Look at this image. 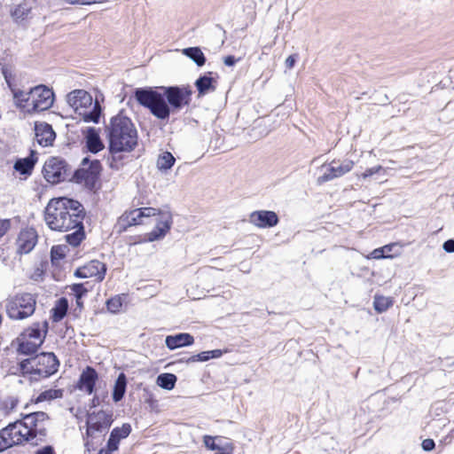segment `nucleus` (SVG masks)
Wrapping results in <instances>:
<instances>
[{
    "label": "nucleus",
    "mask_w": 454,
    "mask_h": 454,
    "mask_svg": "<svg viewBox=\"0 0 454 454\" xmlns=\"http://www.w3.org/2000/svg\"><path fill=\"white\" fill-rule=\"evenodd\" d=\"M75 304H76V307L80 309H83V301L82 300H75Z\"/></svg>",
    "instance_id": "nucleus-59"
},
{
    "label": "nucleus",
    "mask_w": 454,
    "mask_h": 454,
    "mask_svg": "<svg viewBox=\"0 0 454 454\" xmlns=\"http://www.w3.org/2000/svg\"><path fill=\"white\" fill-rule=\"evenodd\" d=\"M2 74L4 77V80L8 85L9 89L11 90L12 88H13L15 85L12 83L13 75H12L11 70L7 67H3Z\"/></svg>",
    "instance_id": "nucleus-46"
},
{
    "label": "nucleus",
    "mask_w": 454,
    "mask_h": 454,
    "mask_svg": "<svg viewBox=\"0 0 454 454\" xmlns=\"http://www.w3.org/2000/svg\"><path fill=\"white\" fill-rule=\"evenodd\" d=\"M98 379L97 371L90 366L86 369L80 375L77 387L80 390H85L87 394L91 395L95 390V385Z\"/></svg>",
    "instance_id": "nucleus-20"
},
{
    "label": "nucleus",
    "mask_w": 454,
    "mask_h": 454,
    "mask_svg": "<svg viewBox=\"0 0 454 454\" xmlns=\"http://www.w3.org/2000/svg\"><path fill=\"white\" fill-rule=\"evenodd\" d=\"M103 0H65V2H67V4H81V5L100 3Z\"/></svg>",
    "instance_id": "nucleus-50"
},
{
    "label": "nucleus",
    "mask_w": 454,
    "mask_h": 454,
    "mask_svg": "<svg viewBox=\"0 0 454 454\" xmlns=\"http://www.w3.org/2000/svg\"><path fill=\"white\" fill-rule=\"evenodd\" d=\"M383 170V168L381 166H375V167H372V168H367L362 175L363 178H367V177H370L372 176H373L374 174H377L379 173L380 171Z\"/></svg>",
    "instance_id": "nucleus-48"
},
{
    "label": "nucleus",
    "mask_w": 454,
    "mask_h": 454,
    "mask_svg": "<svg viewBox=\"0 0 454 454\" xmlns=\"http://www.w3.org/2000/svg\"><path fill=\"white\" fill-rule=\"evenodd\" d=\"M215 454H229L228 452L222 451V452H216Z\"/></svg>",
    "instance_id": "nucleus-61"
},
{
    "label": "nucleus",
    "mask_w": 454,
    "mask_h": 454,
    "mask_svg": "<svg viewBox=\"0 0 454 454\" xmlns=\"http://www.w3.org/2000/svg\"><path fill=\"white\" fill-rule=\"evenodd\" d=\"M127 377L124 372H121L114 383L112 397L114 403H119L125 395L127 388Z\"/></svg>",
    "instance_id": "nucleus-26"
},
{
    "label": "nucleus",
    "mask_w": 454,
    "mask_h": 454,
    "mask_svg": "<svg viewBox=\"0 0 454 454\" xmlns=\"http://www.w3.org/2000/svg\"><path fill=\"white\" fill-rule=\"evenodd\" d=\"M210 359L209 350L208 351H202L197 355L190 356L186 362L187 363H193V362H206Z\"/></svg>",
    "instance_id": "nucleus-44"
},
{
    "label": "nucleus",
    "mask_w": 454,
    "mask_h": 454,
    "mask_svg": "<svg viewBox=\"0 0 454 454\" xmlns=\"http://www.w3.org/2000/svg\"><path fill=\"white\" fill-rule=\"evenodd\" d=\"M86 147L91 153H98L104 149V144L98 131L94 127H89L85 132Z\"/></svg>",
    "instance_id": "nucleus-24"
},
{
    "label": "nucleus",
    "mask_w": 454,
    "mask_h": 454,
    "mask_svg": "<svg viewBox=\"0 0 454 454\" xmlns=\"http://www.w3.org/2000/svg\"><path fill=\"white\" fill-rule=\"evenodd\" d=\"M68 105L73 107L75 113L79 114L92 105L91 95L84 90H74L67 94Z\"/></svg>",
    "instance_id": "nucleus-16"
},
{
    "label": "nucleus",
    "mask_w": 454,
    "mask_h": 454,
    "mask_svg": "<svg viewBox=\"0 0 454 454\" xmlns=\"http://www.w3.org/2000/svg\"><path fill=\"white\" fill-rule=\"evenodd\" d=\"M100 404V400L97 395H94V397L91 400V407H96Z\"/></svg>",
    "instance_id": "nucleus-58"
},
{
    "label": "nucleus",
    "mask_w": 454,
    "mask_h": 454,
    "mask_svg": "<svg viewBox=\"0 0 454 454\" xmlns=\"http://www.w3.org/2000/svg\"><path fill=\"white\" fill-rule=\"evenodd\" d=\"M177 381V377L173 373L164 372L157 376L156 383L166 390H172Z\"/></svg>",
    "instance_id": "nucleus-33"
},
{
    "label": "nucleus",
    "mask_w": 454,
    "mask_h": 454,
    "mask_svg": "<svg viewBox=\"0 0 454 454\" xmlns=\"http://www.w3.org/2000/svg\"><path fill=\"white\" fill-rule=\"evenodd\" d=\"M453 364H454V361H453Z\"/></svg>",
    "instance_id": "nucleus-63"
},
{
    "label": "nucleus",
    "mask_w": 454,
    "mask_h": 454,
    "mask_svg": "<svg viewBox=\"0 0 454 454\" xmlns=\"http://www.w3.org/2000/svg\"><path fill=\"white\" fill-rule=\"evenodd\" d=\"M35 133L37 143L42 146L51 145L56 137V133L51 125L46 122H36Z\"/></svg>",
    "instance_id": "nucleus-19"
},
{
    "label": "nucleus",
    "mask_w": 454,
    "mask_h": 454,
    "mask_svg": "<svg viewBox=\"0 0 454 454\" xmlns=\"http://www.w3.org/2000/svg\"><path fill=\"white\" fill-rule=\"evenodd\" d=\"M204 444L207 448L212 450H220V446L215 443V439L210 435L204 436Z\"/></svg>",
    "instance_id": "nucleus-47"
},
{
    "label": "nucleus",
    "mask_w": 454,
    "mask_h": 454,
    "mask_svg": "<svg viewBox=\"0 0 454 454\" xmlns=\"http://www.w3.org/2000/svg\"><path fill=\"white\" fill-rule=\"evenodd\" d=\"M192 95V90L189 85L144 87L136 89L134 92L138 104L160 121H168L170 114L190 106Z\"/></svg>",
    "instance_id": "nucleus-1"
},
{
    "label": "nucleus",
    "mask_w": 454,
    "mask_h": 454,
    "mask_svg": "<svg viewBox=\"0 0 454 454\" xmlns=\"http://www.w3.org/2000/svg\"><path fill=\"white\" fill-rule=\"evenodd\" d=\"M63 396L62 389H48L39 394V395L32 399L31 402L34 403H39L44 401H51L58 398H61Z\"/></svg>",
    "instance_id": "nucleus-36"
},
{
    "label": "nucleus",
    "mask_w": 454,
    "mask_h": 454,
    "mask_svg": "<svg viewBox=\"0 0 454 454\" xmlns=\"http://www.w3.org/2000/svg\"><path fill=\"white\" fill-rule=\"evenodd\" d=\"M35 371L37 377H33V380L49 378L57 372L59 361L54 353L42 352L33 356Z\"/></svg>",
    "instance_id": "nucleus-8"
},
{
    "label": "nucleus",
    "mask_w": 454,
    "mask_h": 454,
    "mask_svg": "<svg viewBox=\"0 0 454 454\" xmlns=\"http://www.w3.org/2000/svg\"><path fill=\"white\" fill-rule=\"evenodd\" d=\"M296 59H297L296 54L290 55L289 57H287V59L285 61V65H286V68H288V69L293 68L294 67Z\"/></svg>",
    "instance_id": "nucleus-53"
},
{
    "label": "nucleus",
    "mask_w": 454,
    "mask_h": 454,
    "mask_svg": "<svg viewBox=\"0 0 454 454\" xmlns=\"http://www.w3.org/2000/svg\"><path fill=\"white\" fill-rule=\"evenodd\" d=\"M37 242V233L35 229L22 230L17 239L16 244L19 254H28Z\"/></svg>",
    "instance_id": "nucleus-18"
},
{
    "label": "nucleus",
    "mask_w": 454,
    "mask_h": 454,
    "mask_svg": "<svg viewBox=\"0 0 454 454\" xmlns=\"http://www.w3.org/2000/svg\"><path fill=\"white\" fill-rule=\"evenodd\" d=\"M159 212L160 211L154 207H141L122 215L118 222L119 232L126 231L129 226L142 224L144 217L159 215Z\"/></svg>",
    "instance_id": "nucleus-11"
},
{
    "label": "nucleus",
    "mask_w": 454,
    "mask_h": 454,
    "mask_svg": "<svg viewBox=\"0 0 454 454\" xmlns=\"http://www.w3.org/2000/svg\"><path fill=\"white\" fill-rule=\"evenodd\" d=\"M172 225V215L169 211L159 212L155 228L148 233L147 239L151 242L165 237Z\"/></svg>",
    "instance_id": "nucleus-15"
},
{
    "label": "nucleus",
    "mask_w": 454,
    "mask_h": 454,
    "mask_svg": "<svg viewBox=\"0 0 454 454\" xmlns=\"http://www.w3.org/2000/svg\"><path fill=\"white\" fill-rule=\"evenodd\" d=\"M29 12L30 7H28L26 4H21L15 7L12 12V16L15 20H24L28 15Z\"/></svg>",
    "instance_id": "nucleus-41"
},
{
    "label": "nucleus",
    "mask_w": 454,
    "mask_h": 454,
    "mask_svg": "<svg viewBox=\"0 0 454 454\" xmlns=\"http://www.w3.org/2000/svg\"><path fill=\"white\" fill-rule=\"evenodd\" d=\"M4 304L10 319L24 320L35 313L36 296L30 293H19L7 297Z\"/></svg>",
    "instance_id": "nucleus-4"
},
{
    "label": "nucleus",
    "mask_w": 454,
    "mask_h": 454,
    "mask_svg": "<svg viewBox=\"0 0 454 454\" xmlns=\"http://www.w3.org/2000/svg\"><path fill=\"white\" fill-rule=\"evenodd\" d=\"M68 310V301L65 297H61L56 301L55 306L51 309V319L53 322L61 321L67 315Z\"/></svg>",
    "instance_id": "nucleus-30"
},
{
    "label": "nucleus",
    "mask_w": 454,
    "mask_h": 454,
    "mask_svg": "<svg viewBox=\"0 0 454 454\" xmlns=\"http://www.w3.org/2000/svg\"><path fill=\"white\" fill-rule=\"evenodd\" d=\"M85 215V208L81 202L59 197L48 202L44 210V220L51 230L66 232L81 223Z\"/></svg>",
    "instance_id": "nucleus-2"
},
{
    "label": "nucleus",
    "mask_w": 454,
    "mask_h": 454,
    "mask_svg": "<svg viewBox=\"0 0 454 454\" xmlns=\"http://www.w3.org/2000/svg\"><path fill=\"white\" fill-rule=\"evenodd\" d=\"M11 91L12 93L13 101L16 107L25 113L32 114L33 112L31 109V98L29 91H23L16 88V86L12 88Z\"/></svg>",
    "instance_id": "nucleus-23"
},
{
    "label": "nucleus",
    "mask_w": 454,
    "mask_h": 454,
    "mask_svg": "<svg viewBox=\"0 0 454 454\" xmlns=\"http://www.w3.org/2000/svg\"><path fill=\"white\" fill-rule=\"evenodd\" d=\"M35 454H55V451L52 446L46 445L42 449L37 450Z\"/></svg>",
    "instance_id": "nucleus-54"
},
{
    "label": "nucleus",
    "mask_w": 454,
    "mask_h": 454,
    "mask_svg": "<svg viewBox=\"0 0 454 454\" xmlns=\"http://www.w3.org/2000/svg\"><path fill=\"white\" fill-rule=\"evenodd\" d=\"M73 230H74V231L67 234L65 236V239L70 246L76 247L82 242V240L86 237L83 221H81V223L75 226Z\"/></svg>",
    "instance_id": "nucleus-28"
},
{
    "label": "nucleus",
    "mask_w": 454,
    "mask_h": 454,
    "mask_svg": "<svg viewBox=\"0 0 454 454\" xmlns=\"http://www.w3.org/2000/svg\"><path fill=\"white\" fill-rule=\"evenodd\" d=\"M106 265L98 260H91L84 266L75 270L74 276L80 278H96L101 282L106 276Z\"/></svg>",
    "instance_id": "nucleus-13"
},
{
    "label": "nucleus",
    "mask_w": 454,
    "mask_h": 454,
    "mask_svg": "<svg viewBox=\"0 0 454 454\" xmlns=\"http://www.w3.org/2000/svg\"><path fill=\"white\" fill-rule=\"evenodd\" d=\"M11 424H15V428H12V437L13 438L14 445H19L24 442H29L33 440L30 438L29 430H25L24 427H22L20 420H16Z\"/></svg>",
    "instance_id": "nucleus-27"
},
{
    "label": "nucleus",
    "mask_w": 454,
    "mask_h": 454,
    "mask_svg": "<svg viewBox=\"0 0 454 454\" xmlns=\"http://www.w3.org/2000/svg\"><path fill=\"white\" fill-rule=\"evenodd\" d=\"M442 248L446 253H454V239L446 240L442 245Z\"/></svg>",
    "instance_id": "nucleus-52"
},
{
    "label": "nucleus",
    "mask_w": 454,
    "mask_h": 454,
    "mask_svg": "<svg viewBox=\"0 0 454 454\" xmlns=\"http://www.w3.org/2000/svg\"><path fill=\"white\" fill-rule=\"evenodd\" d=\"M176 159L173 154L169 152H164L160 154L157 160V168L162 171L166 172L170 169L175 164Z\"/></svg>",
    "instance_id": "nucleus-35"
},
{
    "label": "nucleus",
    "mask_w": 454,
    "mask_h": 454,
    "mask_svg": "<svg viewBox=\"0 0 454 454\" xmlns=\"http://www.w3.org/2000/svg\"><path fill=\"white\" fill-rule=\"evenodd\" d=\"M223 354V351L222 349L209 350L210 359L218 358V357L222 356Z\"/></svg>",
    "instance_id": "nucleus-57"
},
{
    "label": "nucleus",
    "mask_w": 454,
    "mask_h": 454,
    "mask_svg": "<svg viewBox=\"0 0 454 454\" xmlns=\"http://www.w3.org/2000/svg\"><path fill=\"white\" fill-rule=\"evenodd\" d=\"M113 414L107 413L105 411L89 413L86 420V434L92 436L95 432L101 433L107 430L113 423Z\"/></svg>",
    "instance_id": "nucleus-12"
},
{
    "label": "nucleus",
    "mask_w": 454,
    "mask_h": 454,
    "mask_svg": "<svg viewBox=\"0 0 454 454\" xmlns=\"http://www.w3.org/2000/svg\"><path fill=\"white\" fill-rule=\"evenodd\" d=\"M106 133L108 139V149L112 154V168H118L114 165L116 153L131 152L137 145V131L131 120L121 114L112 117L109 124L106 126Z\"/></svg>",
    "instance_id": "nucleus-3"
},
{
    "label": "nucleus",
    "mask_w": 454,
    "mask_h": 454,
    "mask_svg": "<svg viewBox=\"0 0 454 454\" xmlns=\"http://www.w3.org/2000/svg\"><path fill=\"white\" fill-rule=\"evenodd\" d=\"M32 112H43L51 107L54 101L53 91L45 85H38L29 90Z\"/></svg>",
    "instance_id": "nucleus-9"
},
{
    "label": "nucleus",
    "mask_w": 454,
    "mask_h": 454,
    "mask_svg": "<svg viewBox=\"0 0 454 454\" xmlns=\"http://www.w3.org/2000/svg\"><path fill=\"white\" fill-rule=\"evenodd\" d=\"M66 254L64 248L60 246H53L51 250V261L60 260L65 257Z\"/></svg>",
    "instance_id": "nucleus-45"
},
{
    "label": "nucleus",
    "mask_w": 454,
    "mask_h": 454,
    "mask_svg": "<svg viewBox=\"0 0 454 454\" xmlns=\"http://www.w3.org/2000/svg\"><path fill=\"white\" fill-rule=\"evenodd\" d=\"M102 170L101 163L98 160H90L85 157L82 160V168L72 172V181L84 184L89 190H93L98 181Z\"/></svg>",
    "instance_id": "nucleus-6"
},
{
    "label": "nucleus",
    "mask_w": 454,
    "mask_h": 454,
    "mask_svg": "<svg viewBox=\"0 0 454 454\" xmlns=\"http://www.w3.org/2000/svg\"><path fill=\"white\" fill-rule=\"evenodd\" d=\"M237 61L238 59L233 55H228L223 58V63L227 67H233Z\"/></svg>",
    "instance_id": "nucleus-55"
},
{
    "label": "nucleus",
    "mask_w": 454,
    "mask_h": 454,
    "mask_svg": "<svg viewBox=\"0 0 454 454\" xmlns=\"http://www.w3.org/2000/svg\"><path fill=\"white\" fill-rule=\"evenodd\" d=\"M29 407V404L27 403L26 406H25V409H28Z\"/></svg>",
    "instance_id": "nucleus-62"
},
{
    "label": "nucleus",
    "mask_w": 454,
    "mask_h": 454,
    "mask_svg": "<svg viewBox=\"0 0 454 454\" xmlns=\"http://www.w3.org/2000/svg\"><path fill=\"white\" fill-rule=\"evenodd\" d=\"M11 222L8 219H0V239L8 231Z\"/></svg>",
    "instance_id": "nucleus-49"
},
{
    "label": "nucleus",
    "mask_w": 454,
    "mask_h": 454,
    "mask_svg": "<svg viewBox=\"0 0 454 454\" xmlns=\"http://www.w3.org/2000/svg\"><path fill=\"white\" fill-rule=\"evenodd\" d=\"M22 336L38 341H40V340H43L44 338V336L42 337L40 323H34L31 327L23 332Z\"/></svg>",
    "instance_id": "nucleus-38"
},
{
    "label": "nucleus",
    "mask_w": 454,
    "mask_h": 454,
    "mask_svg": "<svg viewBox=\"0 0 454 454\" xmlns=\"http://www.w3.org/2000/svg\"><path fill=\"white\" fill-rule=\"evenodd\" d=\"M249 222L258 228L265 229L276 226L279 218L274 211L256 210L249 215Z\"/></svg>",
    "instance_id": "nucleus-14"
},
{
    "label": "nucleus",
    "mask_w": 454,
    "mask_h": 454,
    "mask_svg": "<svg viewBox=\"0 0 454 454\" xmlns=\"http://www.w3.org/2000/svg\"><path fill=\"white\" fill-rule=\"evenodd\" d=\"M122 306V302L120 297H114L106 301V308L112 313L118 312Z\"/></svg>",
    "instance_id": "nucleus-43"
},
{
    "label": "nucleus",
    "mask_w": 454,
    "mask_h": 454,
    "mask_svg": "<svg viewBox=\"0 0 454 454\" xmlns=\"http://www.w3.org/2000/svg\"><path fill=\"white\" fill-rule=\"evenodd\" d=\"M211 72H208L207 74L204 75H200L196 81H195V87L198 90L199 97H202L207 95L209 92H213L215 90V86L214 82H215V79L211 76Z\"/></svg>",
    "instance_id": "nucleus-25"
},
{
    "label": "nucleus",
    "mask_w": 454,
    "mask_h": 454,
    "mask_svg": "<svg viewBox=\"0 0 454 454\" xmlns=\"http://www.w3.org/2000/svg\"><path fill=\"white\" fill-rule=\"evenodd\" d=\"M37 161L36 152L34 150L30 151L27 157L18 159L13 166V168L23 176H30L35 165Z\"/></svg>",
    "instance_id": "nucleus-22"
},
{
    "label": "nucleus",
    "mask_w": 454,
    "mask_h": 454,
    "mask_svg": "<svg viewBox=\"0 0 454 454\" xmlns=\"http://www.w3.org/2000/svg\"><path fill=\"white\" fill-rule=\"evenodd\" d=\"M394 245H387L380 248H376L372 252V256L374 259L391 258L390 252L392 251Z\"/></svg>",
    "instance_id": "nucleus-40"
},
{
    "label": "nucleus",
    "mask_w": 454,
    "mask_h": 454,
    "mask_svg": "<svg viewBox=\"0 0 454 454\" xmlns=\"http://www.w3.org/2000/svg\"><path fill=\"white\" fill-rule=\"evenodd\" d=\"M183 54L192 59L198 67L206 63V57L200 47H188L182 51Z\"/></svg>",
    "instance_id": "nucleus-32"
},
{
    "label": "nucleus",
    "mask_w": 454,
    "mask_h": 454,
    "mask_svg": "<svg viewBox=\"0 0 454 454\" xmlns=\"http://www.w3.org/2000/svg\"><path fill=\"white\" fill-rule=\"evenodd\" d=\"M101 112H102V109H101V106H100L99 103L98 102H95L92 110L86 111V109H84L83 112H79L78 114L82 115L83 121H86V122H90L91 121V122H94V123H98L99 121V119H100Z\"/></svg>",
    "instance_id": "nucleus-34"
},
{
    "label": "nucleus",
    "mask_w": 454,
    "mask_h": 454,
    "mask_svg": "<svg viewBox=\"0 0 454 454\" xmlns=\"http://www.w3.org/2000/svg\"><path fill=\"white\" fill-rule=\"evenodd\" d=\"M22 419H20L22 427L25 430H29L30 438L34 439L36 436L40 440H43L47 435V428L45 422L49 419V416L44 411H31L27 414H21Z\"/></svg>",
    "instance_id": "nucleus-7"
},
{
    "label": "nucleus",
    "mask_w": 454,
    "mask_h": 454,
    "mask_svg": "<svg viewBox=\"0 0 454 454\" xmlns=\"http://www.w3.org/2000/svg\"><path fill=\"white\" fill-rule=\"evenodd\" d=\"M193 342V336L187 333L168 335L165 339V344L170 350H174L182 347L191 346Z\"/></svg>",
    "instance_id": "nucleus-21"
},
{
    "label": "nucleus",
    "mask_w": 454,
    "mask_h": 454,
    "mask_svg": "<svg viewBox=\"0 0 454 454\" xmlns=\"http://www.w3.org/2000/svg\"><path fill=\"white\" fill-rule=\"evenodd\" d=\"M421 446L425 451H431L434 449L435 443L433 439H425L422 442Z\"/></svg>",
    "instance_id": "nucleus-51"
},
{
    "label": "nucleus",
    "mask_w": 454,
    "mask_h": 454,
    "mask_svg": "<svg viewBox=\"0 0 454 454\" xmlns=\"http://www.w3.org/2000/svg\"><path fill=\"white\" fill-rule=\"evenodd\" d=\"M19 366H20V372L25 375V374H30L31 375V379L33 380V377H37L36 376V373H35V366H34V362H33V356L29 357V358H27V359H24L22 360L20 364H19Z\"/></svg>",
    "instance_id": "nucleus-39"
},
{
    "label": "nucleus",
    "mask_w": 454,
    "mask_h": 454,
    "mask_svg": "<svg viewBox=\"0 0 454 454\" xmlns=\"http://www.w3.org/2000/svg\"><path fill=\"white\" fill-rule=\"evenodd\" d=\"M72 167L60 157L49 158L43 168V177L52 184L72 181Z\"/></svg>",
    "instance_id": "nucleus-5"
},
{
    "label": "nucleus",
    "mask_w": 454,
    "mask_h": 454,
    "mask_svg": "<svg viewBox=\"0 0 454 454\" xmlns=\"http://www.w3.org/2000/svg\"><path fill=\"white\" fill-rule=\"evenodd\" d=\"M43 326L45 327V329H47V328H48V323H47V321H44V322H43ZM46 331H47V330H45V332H46Z\"/></svg>",
    "instance_id": "nucleus-60"
},
{
    "label": "nucleus",
    "mask_w": 454,
    "mask_h": 454,
    "mask_svg": "<svg viewBox=\"0 0 454 454\" xmlns=\"http://www.w3.org/2000/svg\"><path fill=\"white\" fill-rule=\"evenodd\" d=\"M393 305V300L390 297L375 295L373 308L378 313L387 311Z\"/></svg>",
    "instance_id": "nucleus-37"
},
{
    "label": "nucleus",
    "mask_w": 454,
    "mask_h": 454,
    "mask_svg": "<svg viewBox=\"0 0 454 454\" xmlns=\"http://www.w3.org/2000/svg\"><path fill=\"white\" fill-rule=\"evenodd\" d=\"M12 428H15V424H9L0 430V452L14 446V441L12 437Z\"/></svg>",
    "instance_id": "nucleus-29"
},
{
    "label": "nucleus",
    "mask_w": 454,
    "mask_h": 454,
    "mask_svg": "<svg viewBox=\"0 0 454 454\" xmlns=\"http://www.w3.org/2000/svg\"><path fill=\"white\" fill-rule=\"evenodd\" d=\"M131 432V426L128 423H124L121 427H114L109 436L106 443V450H100L99 454H112L114 451L118 450L119 442L121 439L129 436Z\"/></svg>",
    "instance_id": "nucleus-17"
},
{
    "label": "nucleus",
    "mask_w": 454,
    "mask_h": 454,
    "mask_svg": "<svg viewBox=\"0 0 454 454\" xmlns=\"http://www.w3.org/2000/svg\"><path fill=\"white\" fill-rule=\"evenodd\" d=\"M353 167L354 161L351 160H333L328 165L325 164L322 166L323 168H325V171L322 176L317 177V183L322 184L335 178H339L351 171Z\"/></svg>",
    "instance_id": "nucleus-10"
},
{
    "label": "nucleus",
    "mask_w": 454,
    "mask_h": 454,
    "mask_svg": "<svg viewBox=\"0 0 454 454\" xmlns=\"http://www.w3.org/2000/svg\"><path fill=\"white\" fill-rule=\"evenodd\" d=\"M71 291L74 294L75 300H81L88 293V289L84 286V284L78 283L73 284L70 286Z\"/></svg>",
    "instance_id": "nucleus-42"
},
{
    "label": "nucleus",
    "mask_w": 454,
    "mask_h": 454,
    "mask_svg": "<svg viewBox=\"0 0 454 454\" xmlns=\"http://www.w3.org/2000/svg\"><path fill=\"white\" fill-rule=\"evenodd\" d=\"M42 344L43 340H40L38 342L30 340H23L20 341L17 351L21 355L32 356L37 352Z\"/></svg>",
    "instance_id": "nucleus-31"
},
{
    "label": "nucleus",
    "mask_w": 454,
    "mask_h": 454,
    "mask_svg": "<svg viewBox=\"0 0 454 454\" xmlns=\"http://www.w3.org/2000/svg\"><path fill=\"white\" fill-rule=\"evenodd\" d=\"M17 404H18V399L15 397H10L5 402L6 408H8L11 411L14 410L16 408Z\"/></svg>",
    "instance_id": "nucleus-56"
}]
</instances>
